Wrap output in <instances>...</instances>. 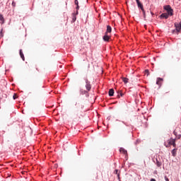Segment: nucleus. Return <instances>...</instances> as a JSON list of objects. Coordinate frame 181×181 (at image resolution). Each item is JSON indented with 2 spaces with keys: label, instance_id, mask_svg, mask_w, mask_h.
Returning a JSON list of instances; mask_svg holds the SVG:
<instances>
[{
  "label": "nucleus",
  "instance_id": "2eb2a0df",
  "mask_svg": "<svg viewBox=\"0 0 181 181\" xmlns=\"http://www.w3.org/2000/svg\"><path fill=\"white\" fill-rule=\"evenodd\" d=\"M163 81V79L162 78H158L156 84H158L159 86L160 84V81Z\"/></svg>",
  "mask_w": 181,
  "mask_h": 181
},
{
  "label": "nucleus",
  "instance_id": "393cba45",
  "mask_svg": "<svg viewBox=\"0 0 181 181\" xmlns=\"http://www.w3.org/2000/svg\"><path fill=\"white\" fill-rule=\"evenodd\" d=\"M164 179H165V181H169V178H168L167 176H165V177H164Z\"/></svg>",
  "mask_w": 181,
  "mask_h": 181
},
{
  "label": "nucleus",
  "instance_id": "6e6552de",
  "mask_svg": "<svg viewBox=\"0 0 181 181\" xmlns=\"http://www.w3.org/2000/svg\"><path fill=\"white\" fill-rule=\"evenodd\" d=\"M169 13H163L160 15V18H163L164 19H168L169 18Z\"/></svg>",
  "mask_w": 181,
  "mask_h": 181
},
{
  "label": "nucleus",
  "instance_id": "ddd939ff",
  "mask_svg": "<svg viewBox=\"0 0 181 181\" xmlns=\"http://www.w3.org/2000/svg\"><path fill=\"white\" fill-rule=\"evenodd\" d=\"M0 21L2 25L3 23H5V19L4 18V16L2 14H0Z\"/></svg>",
  "mask_w": 181,
  "mask_h": 181
},
{
  "label": "nucleus",
  "instance_id": "4468645a",
  "mask_svg": "<svg viewBox=\"0 0 181 181\" xmlns=\"http://www.w3.org/2000/svg\"><path fill=\"white\" fill-rule=\"evenodd\" d=\"M109 95L110 97H112L114 95V89H110L109 90Z\"/></svg>",
  "mask_w": 181,
  "mask_h": 181
},
{
  "label": "nucleus",
  "instance_id": "4be33fe9",
  "mask_svg": "<svg viewBox=\"0 0 181 181\" xmlns=\"http://www.w3.org/2000/svg\"><path fill=\"white\" fill-rule=\"evenodd\" d=\"M13 100H16L18 98V95L16 93H14L13 95Z\"/></svg>",
  "mask_w": 181,
  "mask_h": 181
},
{
  "label": "nucleus",
  "instance_id": "20e7f679",
  "mask_svg": "<svg viewBox=\"0 0 181 181\" xmlns=\"http://www.w3.org/2000/svg\"><path fill=\"white\" fill-rule=\"evenodd\" d=\"M164 9L167 11L168 15H170V16L173 15V9H172V7H170V5L164 6Z\"/></svg>",
  "mask_w": 181,
  "mask_h": 181
},
{
  "label": "nucleus",
  "instance_id": "f3484780",
  "mask_svg": "<svg viewBox=\"0 0 181 181\" xmlns=\"http://www.w3.org/2000/svg\"><path fill=\"white\" fill-rule=\"evenodd\" d=\"M129 79H128L127 78H122V81L123 83H124V84H127V83H128Z\"/></svg>",
  "mask_w": 181,
  "mask_h": 181
},
{
  "label": "nucleus",
  "instance_id": "412c9836",
  "mask_svg": "<svg viewBox=\"0 0 181 181\" xmlns=\"http://www.w3.org/2000/svg\"><path fill=\"white\" fill-rule=\"evenodd\" d=\"M3 30H4V29L1 30V32H0V39H1V37H4V33H2Z\"/></svg>",
  "mask_w": 181,
  "mask_h": 181
},
{
  "label": "nucleus",
  "instance_id": "b1692460",
  "mask_svg": "<svg viewBox=\"0 0 181 181\" xmlns=\"http://www.w3.org/2000/svg\"><path fill=\"white\" fill-rule=\"evenodd\" d=\"M74 4L75 5H78V0H75Z\"/></svg>",
  "mask_w": 181,
  "mask_h": 181
},
{
  "label": "nucleus",
  "instance_id": "1a4fd4ad",
  "mask_svg": "<svg viewBox=\"0 0 181 181\" xmlns=\"http://www.w3.org/2000/svg\"><path fill=\"white\" fill-rule=\"evenodd\" d=\"M112 31V28H111V26L107 25V30H106L105 33H107L108 35V33H111Z\"/></svg>",
  "mask_w": 181,
  "mask_h": 181
},
{
  "label": "nucleus",
  "instance_id": "aec40b11",
  "mask_svg": "<svg viewBox=\"0 0 181 181\" xmlns=\"http://www.w3.org/2000/svg\"><path fill=\"white\" fill-rule=\"evenodd\" d=\"M76 19H77V18H76V14L75 13H73V18H72V21L74 22H76Z\"/></svg>",
  "mask_w": 181,
  "mask_h": 181
},
{
  "label": "nucleus",
  "instance_id": "dca6fc26",
  "mask_svg": "<svg viewBox=\"0 0 181 181\" xmlns=\"http://www.w3.org/2000/svg\"><path fill=\"white\" fill-rule=\"evenodd\" d=\"M156 165L158 168H160L162 166V163H160L158 159H156Z\"/></svg>",
  "mask_w": 181,
  "mask_h": 181
},
{
  "label": "nucleus",
  "instance_id": "423d86ee",
  "mask_svg": "<svg viewBox=\"0 0 181 181\" xmlns=\"http://www.w3.org/2000/svg\"><path fill=\"white\" fill-rule=\"evenodd\" d=\"M104 42H109L110 39H111V37L107 34V33H105V35L103 37Z\"/></svg>",
  "mask_w": 181,
  "mask_h": 181
},
{
  "label": "nucleus",
  "instance_id": "0eeeda50",
  "mask_svg": "<svg viewBox=\"0 0 181 181\" xmlns=\"http://www.w3.org/2000/svg\"><path fill=\"white\" fill-rule=\"evenodd\" d=\"M175 29H176L177 32H180L181 24L180 23H175Z\"/></svg>",
  "mask_w": 181,
  "mask_h": 181
},
{
  "label": "nucleus",
  "instance_id": "cd10ccee",
  "mask_svg": "<svg viewBox=\"0 0 181 181\" xmlns=\"http://www.w3.org/2000/svg\"><path fill=\"white\" fill-rule=\"evenodd\" d=\"M150 181H156L154 178H151Z\"/></svg>",
  "mask_w": 181,
  "mask_h": 181
},
{
  "label": "nucleus",
  "instance_id": "bb28decb",
  "mask_svg": "<svg viewBox=\"0 0 181 181\" xmlns=\"http://www.w3.org/2000/svg\"><path fill=\"white\" fill-rule=\"evenodd\" d=\"M12 5H13V6H15L16 5V3H15L14 1H13Z\"/></svg>",
  "mask_w": 181,
  "mask_h": 181
},
{
  "label": "nucleus",
  "instance_id": "39448f33",
  "mask_svg": "<svg viewBox=\"0 0 181 181\" xmlns=\"http://www.w3.org/2000/svg\"><path fill=\"white\" fill-rule=\"evenodd\" d=\"M136 2L137 4L138 8H140L143 13H145V9H144V4H142V3H141L139 0H136Z\"/></svg>",
  "mask_w": 181,
  "mask_h": 181
},
{
  "label": "nucleus",
  "instance_id": "f8f14e48",
  "mask_svg": "<svg viewBox=\"0 0 181 181\" xmlns=\"http://www.w3.org/2000/svg\"><path fill=\"white\" fill-rule=\"evenodd\" d=\"M117 93H118V95H117L118 98H119V96L124 97V93H122V90H119L117 91Z\"/></svg>",
  "mask_w": 181,
  "mask_h": 181
},
{
  "label": "nucleus",
  "instance_id": "7ed1b4c3",
  "mask_svg": "<svg viewBox=\"0 0 181 181\" xmlns=\"http://www.w3.org/2000/svg\"><path fill=\"white\" fill-rule=\"evenodd\" d=\"M74 108L76 111H81L84 108V105L80 102H76Z\"/></svg>",
  "mask_w": 181,
  "mask_h": 181
},
{
  "label": "nucleus",
  "instance_id": "c85d7f7f",
  "mask_svg": "<svg viewBox=\"0 0 181 181\" xmlns=\"http://www.w3.org/2000/svg\"><path fill=\"white\" fill-rule=\"evenodd\" d=\"M174 134H175V135H176V132H174Z\"/></svg>",
  "mask_w": 181,
  "mask_h": 181
},
{
  "label": "nucleus",
  "instance_id": "9b49d317",
  "mask_svg": "<svg viewBox=\"0 0 181 181\" xmlns=\"http://www.w3.org/2000/svg\"><path fill=\"white\" fill-rule=\"evenodd\" d=\"M20 56L23 62H25V55L23 54V52L22 49H20Z\"/></svg>",
  "mask_w": 181,
  "mask_h": 181
},
{
  "label": "nucleus",
  "instance_id": "f257e3e1",
  "mask_svg": "<svg viewBox=\"0 0 181 181\" xmlns=\"http://www.w3.org/2000/svg\"><path fill=\"white\" fill-rule=\"evenodd\" d=\"M85 81H86V88L87 90H81V93L82 95L86 94L87 93H88V91H91V83L87 78L85 79Z\"/></svg>",
  "mask_w": 181,
  "mask_h": 181
},
{
  "label": "nucleus",
  "instance_id": "a211bd4d",
  "mask_svg": "<svg viewBox=\"0 0 181 181\" xmlns=\"http://www.w3.org/2000/svg\"><path fill=\"white\" fill-rule=\"evenodd\" d=\"M176 152H177L176 148H174V149L172 151V155H173V156H176Z\"/></svg>",
  "mask_w": 181,
  "mask_h": 181
},
{
  "label": "nucleus",
  "instance_id": "a878e982",
  "mask_svg": "<svg viewBox=\"0 0 181 181\" xmlns=\"http://www.w3.org/2000/svg\"><path fill=\"white\" fill-rule=\"evenodd\" d=\"M115 173L116 175H118V170H115Z\"/></svg>",
  "mask_w": 181,
  "mask_h": 181
},
{
  "label": "nucleus",
  "instance_id": "f03ea898",
  "mask_svg": "<svg viewBox=\"0 0 181 181\" xmlns=\"http://www.w3.org/2000/svg\"><path fill=\"white\" fill-rule=\"evenodd\" d=\"M164 145H165V146H166V148H169L170 145H173V146H174V148H175L176 147V139L170 138V139H168L167 141V143L165 142L164 144Z\"/></svg>",
  "mask_w": 181,
  "mask_h": 181
},
{
  "label": "nucleus",
  "instance_id": "6ab92c4d",
  "mask_svg": "<svg viewBox=\"0 0 181 181\" xmlns=\"http://www.w3.org/2000/svg\"><path fill=\"white\" fill-rule=\"evenodd\" d=\"M76 15H78V9H80V6H78V4L76 5Z\"/></svg>",
  "mask_w": 181,
  "mask_h": 181
},
{
  "label": "nucleus",
  "instance_id": "5701e85b",
  "mask_svg": "<svg viewBox=\"0 0 181 181\" xmlns=\"http://www.w3.org/2000/svg\"><path fill=\"white\" fill-rule=\"evenodd\" d=\"M145 74H146L147 76H149V70L146 69L145 70Z\"/></svg>",
  "mask_w": 181,
  "mask_h": 181
},
{
  "label": "nucleus",
  "instance_id": "9d476101",
  "mask_svg": "<svg viewBox=\"0 0 181 181\" xmlns=\"http://www.w3.org/2000/svg\"><path fill=\"white\" fill-rule=\"evenodd\" d=\"M121 153H123L124 155H127L128 153V152L127 151V150H125V148H121L119 149Z\"/></svg>",
  "mask_w": 181,
  "mask_h": 181
}]
</instances>
